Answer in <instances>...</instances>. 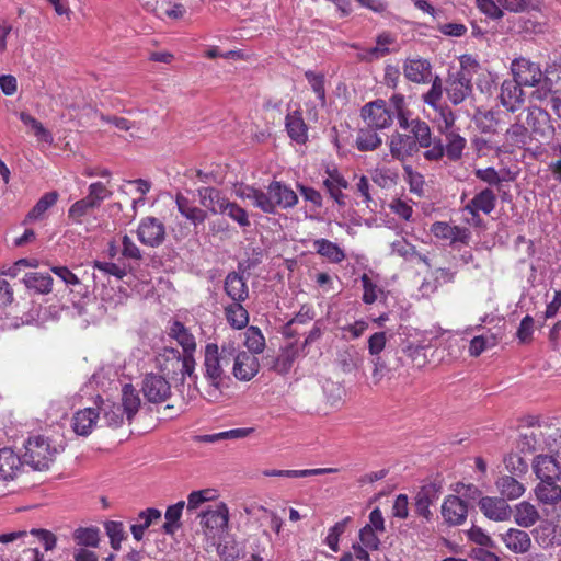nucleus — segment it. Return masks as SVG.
Segmentation results:
<instances>
[{"label": "nucleus", "instance_id": "obj_1", "mask_svg": "<svg viewBox=\"0 0 561 561\" xmlns=\"http://www.w3.org/2000/svg\"><path fill=\"white\" fill-rule=\"evenodd\" d=\"M233 360V345H222L219 350L215 343H208L204 351L205 377L209 381V387L205 391V398L210 402H216L221 398L220 387L226 377V370Z\"/></svg>", "mask_w": 561, "mask_h": 561}, {"label": "nucleus", "instance_id": "obj_2", "mask_svg": "<svg viewBox=\"0 0 561 561\" xmlns=\"http://www.w3.org/2000/svg\"><path fill=\"white\" fill-rule=\"evenodd\" d=\"M239 196L252 201V204L267 214H274L276 207H294L298 202L297 194L287 185L273 181L263 192L253 186H245L239 192Z\"/></svg>", "mask_w": 561, "mask_h": 561}, {"label": "nucleus", "instance_id": "obj_3", "mask_svg": "<svg viewBox=\"0 0 561 561\" xmlns=\"http://www.w3.org/2000/svg\"><path fill=\"white\" fill-rule=\"evenodd\" d=\"M24 447L23 463L38 471L49 469L59 454V448L48 437L42 435L30 437Z\"/></svg>", "mask_w": 561, "mask_h": 561}, {"label": "nucleus", "instance_id": "obj_4", "mask_svg": "<svg viewBox=\"0 0 561 561\" xmlns=\"http://www.w3.org/2000/svg\"><path fill=\"white\" fill-rule=\"evenodd\" d=\"M557 436L561 438L557 428L548 426L545 428L541 426L529 427L520 435L518 447L522 451L528 453L543 450L546 448L552 451L559 446Z\"/></svg>", "mask_w": 561, "mask_h": 561}, {"label": "nucleus", "instance_id": "obj_5", "mask_svg": "<svg viewBox=\"0 0 561 561\" xmlns=\"http://www.w3.org/2000/svg\"><path fill=\"white\" fill-rule=\"evenodd\" d=\"M511 71L513 79L522 87H536L540 84L543 79V72L540 66L523 57L512 61Z\"/></svg>", "mask_w": 561, "mask_h": 561}, {"label": "nucleus", "instance_id": "obj_6", "mask_svg": "<svg viewBox=\"0 0 561 561\" xmlns=\"http://www.w3.org/2000/svg\"><path fill=\"white\" fill-rule=\"evenodd\" d=\"M525 121L530 136L536 139H548L554 133L550 114L541 107L528 106Z\"/></svg>", "mask_w": 561, "mask_h": 561}, {"label": "nucleus", "instance_id": "obj_7", "mask_svg": "<svg viewBox=\"0 0 561 561\" xmlns=\"http://www.w3.org/2000/svg\"><path fill=\"white\" fill-rule=\"evenodd\" d=\"M360 115L367 127L373 129H383L392 123V113L387 108L383 100H376L364 105Z\"/></svg>", "mask_w": 561, "mask_h": 561}, {"label": "nucleus", "instance_id": "obj_8", "mask_svg": "<svg viewBox=\"0 0 561 561\" xmlns=\"http://www.w3.org/2000/svg\"><path fill=\"white\" fill-rule=\"evenodd\" d=\"M199 517L205 535L215 537L227 528L229 512L226 504L219 503L215 505V508L202 512Z\"/></svg>", "mask_w": 561, "mask_h": 561}, {"label": "nucleus", "instance_id": "obj_9", "mask_svg": "<svg viewBox=\"0 0 561 561\" xmlns=\"http://www.w3.org/2000/svg\"><path fill=\"white\" fill-rule=\"evenodd\" d=\"M141 391L149 402L161 403L170 398L171 386L165 377L148 374L142 380Z\"/></svg>", "mask_w": 561, "mask_h": 561}, {"label": "nucleus", "instance_id": "obj_10", "mask_svg": "<svg viewBox=\"0 0 561 561\" xmlns=\"http://www.w3.org/2000/svg\"><path fill=\"white\" fill-rule=\"evenodd\" d=\"M137 234L142 244L156 248L165 239V227L159 219L146 217L140 221Z\"/></svg>", "mask_w": 561, "mask_h": 561}, {"label": "nucleus", "instance_id": "obj_11", "mask_svg": "<svg viewBox=\"0 0 561 561\" xmlns=\"http://www.w3.org/2000/svg\"><path fill=\"white\" fill-rule=\"evenodd\" d=\"M260 364L257 358L247 352H237L233 347L232 373L239 380H250L259 371Z\"/></svg>", "mask_w": 561, "mask_h": 561}, {"label": "nucleus", "instance_id": "obj_12", "mask_svg": "<svg viewBox=\"0 0 561 561\" xmlns=\"http://www.w3.org/2000/svg\"><path fill=\"white\" fill-rule=\"evenodd\" d=\"M181 353L173 347H164L156 356V366L162 377L176 380L180 375Z\"/></svg>", "mask_w": 561, "mask_h": 561}, {"label": "nucleus", "instance_id": "obj_13", "mask_svg": "<svg viewBox=\"0 0 561 561\" xmlns=\"http://www.w3.org/2000/svg\"><path fill=\"white\" fill-rule=\"evenodd\" d=\"M468 515L467 503L456 495H448L442 505V516L449 526L463 524Z\"/></svg>", "mask_w": 561, "mask_h": 561}, {"label": "nucleus", "instance_id": "obj_14", "mask_svg": "<svg viewBox=\"0 0 561 561\" xmlns=\"http://www.w3.org/2000/svg\"><path fill=\"white\" fill-rule=\"evenodd\" d=\"M471 76L465 72H456L447 82V95L454 105H458L472 92Z\"/></svg>", "mask_w": 561, "mask_h": 561}, {"label": "nucleus", "instance_id": "obj_15", "mask_svg": "<svg viewBox=\"0 0 561 561\" xmlns=\"http://www.w3.org/2000/svg\"><path fill=\"white\" fill-rule=\"evenodd\" d=\"M533 536L543 549L561 546V526L550 520L541 522L533 530Z\"/></svg>", "mask_w": 561, "mask_h": 561}, {"label": "nucleus", "instance_id": "obj_16", "mask_svg": "<svg viewBox=\"0 0 561 561\" xmlns=\"http://www.w3.org/2000/svg\"><path fill=\"white\" fill-rule=\"evenodd\" d=\"M431 231L436 238L449 240L451 244L460 242L468 244L471 232L468 228L451 226L447 222L436 221L432 225Z\"/></svg>", "mask_w": 561, "mask_h": 561}, {"label": "nucleus", "instance_id": "obj_17", "mask_svg": "<svg viewBox=\"0 0 561 561\" xmlns=\"http://www.w3.org/2000/svg\"><path fill=\"white\" fill-rule=\"evenodd\" d=\"M533 470L540 481L561 479V466L553 456L538 455L534 459Z\"/></svg>", "mask_w": 561, "mask_h": 561}, {"label": "nucleus", "instance_id": "obj_18", "mask_svg": "<svg viewBox=\"0 0 561 561\" xmlns=\"http://www.w3.org/2000/svg\"><path fill=\"white\" fill-rule=\"evenodd\" d=\"M501 104L510 112H516L524 103L522 85L513 80H504L500 93Z\"/></svg>", "mask_w": 561, "mask_h": 561}, {"label": "nucleus", "instance_id": "obj_19", "mask_svg": "<svg viewBox=\"0 0 561 561\" xmlns=\"http://www.w3.org/2000/svg\"><path fill=\"white\" fill-rule=\"evenodd\" d=\"M440 494V486L435 483H428L423 485L415 496V512L420 516L430 520L432 517V512L430 511V505L436 502Z\"/></svg>", "mask_w": 561, "mask_h": 561}, {"label": "nucleus", "instance_id": "obj_20", "mask_svg": "<svg viewBox=\"0 0 561 561\" xmlns=\"http://www.w3.org/2000/svg\"><path fill=\"white\" fill-rule=\"evenodd\" d=\"M95 404L99 419L104 421L106 426L118 427L123 424V415L125 412L123 411L121 404L110 400H104L100 396H98Z\"/></svg>", "mask_w": 561, "mask_h": 561}, {"label": "nucleus", "instance_id": "obj_21", "mask_svg": "<svg viewBox=\"0 0 561 561\" xmlns=\"http://www.w3.org/2000/svg\"><path fill=\"white\" fill-rule=\"evenodd\" d=\"M325 173L328 176L323 180V186L339 206H345L346 195L343 194L342 190L347 188L348 182L336 168H328Z\"/></svg>", "mask_w": 561, "mask_h": 561}, {"label": "nucleus", "instance_id": "obj_22", "mask_svg": "<svg viewBox=\"0 0 561 561\" xmlns=\"http://www.w3.org/2000/svg\"><path fill=\"white\" fill-rule=\"evenodd\" d=\"M389 150L392 158L399 161H405L420 151V148L407 134L394 133L389 142Z\"/></svg>", "mask_w": 561, "mask_h": 561}, {"label": "nucleus", "instance_id": "obj_23", "mask_svg": "<svg viewBox=\"0 0 561 561\" xmlns=\"http://www.w3.org/2000/svg\"><path fill=\"white\" fill-rule=\"evenodd\" d=\"M404 77L414 83H427L431 81L432 66L428 60L407 59L403 65Z\"/></svg>", "mask_w": 561, "mask_h": 561}, {"label": "nucleus", "instance_id": "obj_24", "mask_svg": "<svg viewBox=\"0 0 561 561\" xmlns=\"http://www.w3.org/2000/svg\"><path fill=\"white\" fill-rule=\"evenodd\" d=\"M481 512L493 520H506L511 516V508L504 499L484 496L479 501Z\"/></svg>", "mask_w": 561, "mask_h": 561}, {"label": "nucleus", "instance_id": "obj_25", "mask_svg": "<svg viewBox=\"0 0 561 561\" xmlns=\"http://www.w3.org/2000/svg\"><path fill=\"white\" fill-rule=\"evenodd\" d=\"M224 290L233 302H243L249 297L245 279L238 272H229L224 282Z\"/></svg>", "mask_w": 561, "mask_h": 561}, {"label": "nucleus", "instance_id": "obj_26", "mask_svg": "<svg viewBox=\"0 0 561 561\" xmlns=\"http://www.w3.org/2000/svg\"><path fill=\"white\" fill-rule=\"evenodd\" d=\"M506 548L514 553L523 554L530 550L531 539L527 531L516 528H510L502 535Z\"/></svg>", "mask_w": 561, "mask_h": 561}, {"label": "nucleus", "instance_id": "obj_27", "mask_svg": "<svg viewBox=\"0 0 561 561\" xmlns=\"http://www.w3.org/2000/svg\"><path fill=\"white\" fill-rule=\"evenodd\" d=\"M199 203L213 214L225 213V203L228 202L221 192L215 187H201L197 190Z\"/></svg>", "mask_w": 561, "mask_h": 561}, {"label": "nucleus", "instance_id": "obj_28", "mask_svg": "<svg viewBox=\"0 0 561 561\" xmlns=\"http://www.w3.org/2000/svg\"><path fill=\"white\" fill-rule=\"evenodd\" d=\"M98 420L99 413L95 408L79 410L72 417V428L76 434L88 436L92 432Z\"/></svg>", "mask_w": 561, "mask_h": 561}, {"label": "nucleus", "instance_id": "obj_29", "mask_svg": "<svg viewBox=\"0 0 561 561\" xmlns=\"http://www.w3.org/2000/svg\"><path fill=\"white\" fill-rule=\"evenodd\" d=\"M23 463V459L16 456L11 449H0V481L14 479Z\"/></svg>", "mask_w": 561, "mask_h": 561}, {"label": "nucleus", "instance_id": "obj_30", "mask_svg": "<svg viewBox=\"0 0 561 561\" xmlns=\"http://www.w3.org/2000/svg\"><path fill=\"white\" fill-rule=\"evenodd\" d=\"M285 125L288 136L294 141L305 144L308 140V127L299 111L288 113L285 118Z\"/></svg>", "mask_w": 561, "mask_h": 561}, {"label": "nucleus", "instance_id": "obj_31", "mask_svg": "<svg viewBox=\"0 0 561 561\" xmlns=\"http://www.w3.org/2000/svg\"><path fill=\"white\" fill-rule=\"evenodd\" d=\"M557 481L543 480L536 485L535 495L540 503L554 506L561 502V485Z\"/></svg>", "mask_w": 561, "mask_h": 561}, {"label": "nucleus", "instance_id": "obj_32", "mask_svg": "<svg viewBox=\"0 0 561 561\" xmlns=\"http://www.w3.org/2000/svg\"><path fill=\"white\" fill-rule=\"evenodd\" d=\"M175 203L179 213L187 220H190L194 226L201 225L206 220L207 213L202 208L193 206L191 201L181 193L176 194Z\"/></svg>", "mask_w": 561, "mask_h": 561}, {"label": "nucleus", "instance_id": "obj_33", "mask_svg": "<svg viewBox=\"0 0 561 561\" xmlns=\"http://www.w3.org/2000/svg\"><path fill=\"white\" fill-rule=\"evenodd\" d=\"M519 114L516 118V122L512 124L505 131V140L513 147L523 148L529 144L533 139L530 136L529 129L520 122Z\"/></svg>", "mask_w": 561, "mask_h": 561}, {"label": "nucleus", "instance_id": "obj_34", "mask_svg": "<svg viewBox=\"0 0 561 561\" xmlns=\"http://www.w3.org/2000/svg\"><path fill=\"white\" fill-rule=\"evenodd\" d=\"M496 205V195L491 188H484L463 207V210L476 209L484 213L485 215L491 214Z\"/></svg>", "mask_w": 561, "mask_h": 561}, {"label": "nucleus", "instance_id": "obj_35", "mask_svg": "<svg viewBox=\"0 0 561 561\" xmlns=\"http://www.w3.org/2000/svg\"><path fill=\"white\" fill-rule=\"evenodd\" d=\"M169 336L176 340L182 346L183 353H194L196 342L194 335L180 321H174L169 330Z\"/></svg>", "mask_w": 561, "mask_h": 561}, {"label": "nucleus", "instance_id": "obj_36", "mask_svg": "<svg viewBox=\"0 0 561 561\" xmlns=\"http://www.w3.org/2000/svg\"><path fill=\"white\" fill-rule=\"evenodd\" d=\"M540 518L539 512L529 502L523 501L515 506V523L524 528L534 526Z\"/></svg>", "mask_w": 561, "mask_h": 561}, {"label": "nucleus", "instance_id": "obj_37", "mask_svg": "<svg viewBox=\"0 0 561 561\" xmlns=\"http://www.w3.org/2000/svg\"><path fill=\"white\" fill-rule=\"evenodd\" d=\"M336 362L343 373L350 374L362 366L363 356L354 346H348L337 353Z\"/></svg>", "mask_w": 561, "mask_h": 561}, {"label": "nucleus", "instance_id": "obj_38", "mask_svg": "<svg viewBox=\"0 0 561 561\" xmlns=\"http://www.w3.org/2000/svg\"><path fill=\"white\" fill-rule=\"evenodd\" d=\"M241 304L237 301L225 307L226 320L236 330L244 329L249 323V313Z\"/></svg>", "mask_w": 561, "mask_h": 561}, {"label": "nucleus", "instance_id": "obj_39", "mask_svg": "<svg viewBox=\"0 0 561 561\" xmlns=\"http://www.w3.org/2000/svg\"><path fill=\"white\" fill-rule=\"evenodd\" d=\"M313 247L318 254L332 263H341L346 257L344 251L336 243L328 239H317L313 242Z\"/></svg>", "mask_w": 561, "mask_h": 561}, {"label": "nucleus", "instance_id": "obj_40", "mask_svg": "<svg viewBox=\"0 0 561 561\" xmlns=\"http://www.w3.org/2000/svg\"><path fill=\"white\" fill-rule=\"evenodd\" d=\"M408 135L420 149L428 148L432 145L431 128L426 122L420 118H414V124Z\"/></svg>", "mask_w": 561, "mask_h": 561}, {"label": "nucleus", "instance_id": "obj_41", "mask_svg": "<svg viewBox=\"0 0 561 561\" xmlns=\"http://www.w3.org/2000/svg\"><path fill=\"white\" fill-rule=\"evenodd\" d=\"M495 484L501 495L507 500L518 499L525 492L524 484L511 476L499 478Z\"/></svg>", "mask_w": 561, "mask_h": 561}, {"label": "nucleus", "instance_id": "obj_42", "mask_svg": "<svg viewBox=\"0 0 561 561\" xmlns=\"http://www.w3.org/2000/svg\"><path fill=\"white\" fill-rule=\"evenodd\" d=\"M123 411L127 420L130 422L139 410L140 399L135 388L126 383L122 389V404Z\"/></svg>", "mask_w": 561, "mask_h": 561}, {"label": "nucleus", "instance_id": "obj_43", "mask_svg": "<svg viewBox=\"0 0 561 561\" xmlns=\"http://www.w3.org/2000/svg\"><path fill=\"white\" fill-rule=\"evenodd\" d=\"M23 282L27 288L34 289L38 294L51 291L53 278L48 274L31 272L24 276Z\"/></svg>", "mask_w": 561, "mask_h": 561}, {"label": "nucleus", "instance_id": "obj_44", "mask_svg": "<svg viewBox=\"0 0 561 561\" xmlns=\"http://www.w3.org/2000/svg\"><path fill=\"white\" fill-rule=\"evenodd\" d=\"M371 364L374 366L371 370V380L374 385H378L388 373L396 370L401 366L399 358L394 364H391L382 356L373 357Z\"/></svg>", "mask_w": 561, "mask_h": 561}, {"label": "nucleus", "instance_id": "obj_45", "mask_svg": "<svg viewBox=\"0 0 561 561\" xmlns=\"http://www.w3.org/2000/svg\"><path fill=\"white\" fill-rule=\"evenodd\" d=\"M381 138L373 128H360L356 137V148L359 151H373L381 145Z\"/></svg>", "mask_w": 561, "mask_h": 561}, {"label": "nucleus", "instance_id": "obj_46", "mask_svg": "<svg viewBox=\"0 0 561 561\" xmlns=\"http://www.w3.org/2000/svg\"><path fill=\"white\" fill-rule=\"evenodd\" d=\"M19 117L25 126H28L33 130L37 139L45 141L47 144L53 142L51 133L48 129H46L43 126V124L39 121H37L34 116H32L27 112H20Z\"/></svg>", "mask_w": 561, "mask_h": 561}, {"label": "nucleus", "instance_id": "obj_47", "mask_svg": "<svg viewBox=\"0 0 561 561\" xmlns=\"http://www.w3.org/2000/svg\"><path fill=\"white\" fill-rule=\"evenodd\" d=\"M184 507V502L180 501L174 505H171L165 511V523L162 526V529L168 535H173L176 529L180 528V518L182 516V511Z\"/></svg>", "mask_w": 561, "mask_h": 561}, {"label": "nucleus", "instance_id": "obj_48", "mask_svg": "<svg viewBox=\"0 0 561 561\" xmlns=\"http://www.w3.org/2000/svg\"><path fill=\"white\" fill-rule=\"evenodd\" d=\"M392 253L402 256L405 260L417 259L421 262H424L426 265H430L426 256L416 252L415 247L408 243L404 239L396 240L391 243Z\"/></svg>", "mask_w": 561, "mask_h": 561}, {"label": "nucleus", "instance_id": "obj_49", "mask_svg": "<svg viewBox=\"0 0 561 561\" xmlns=\"http://www.w3.org/2000/svg\"><path fill=\"white\" fill-rule=\"evenodd\" d=\"M244 344L250 354H260L265 348V337L257 327H250L245 331Z\"/></svg>", "mask_w": 561, "mask_h": 561}, {"label": "nucleus", "instance_id": "obj_50", "mask_svg": "<svg viewBox=\"0 0 561 561\" xmlns=\"http://www.w3.org/2000/svg\"><path fill=\"white\" fill-rule=\"evenodd\" d=\"M466 146V139L459 134L449 133L447 135V145L445 146V152L449 160L457 161L461 158L462 151Z\"/></svg>", "mask_w": 561, "mask_h": 561}, {"label": "nucleus", "instance_id": "obj_51", "mask_svg": "<svg viewBox=\"0 0 561 561\" xmlns=\"http://www.w3.org/2000/svg\"><path fill=\"white\" fill-rule=\"evenodd\" d=\"M57 199V192L44 194L28 213L27 219H39L48 208L56 204Z\"/></svg>", "mask_w": 561, "mask_h": 561}, {"label": "nucleus", "instance_id": "obj_52", "mask_svg": "<svg viewBox=\"0 0 561 561\" xmlns=\"http://www.w3.org/2000/svg\"><path fill=\"white\" fill-rule=\"evenodd\" d=\"M393 37L388 33H382L377 36L376 38V46L367 49L366 54L367 56L365 58L373 59V58H379L383 57L389 54V48L387 45L393 43Z\"/></svg>", "mask_w": 561, "mask_h": 561}, {"label": "nucleus", "instance_id": "obj_53", "mask_svg": "<svg viewBox=\"0 0 561 561\" xmlns=\"http://www.w3.org/2000/svg\"><path fill=\"white\" fill-rule=\"evenodd\" d=\"M106 535L110 537L111 547L114 550L121 548V542L125 538L124 526L121 522L110 520L105 525Z\"/></svg>", "mask_w": 561, "mask_h": 561}, {"label": "nucleus", "instance_id": "obj_54", "mask_svg": "<svg viewBox=\"0 0 561 561\" xmlns=\"http://www.w3.org/2000/svg\"><path fill=\"white\" fill-rule=\"evenodd\" d=\"M224 214H227L233 221L238 222L240 227L244 228L250 226V220L247 210L234 202L228 201L227 203H225Z\"/></svg>", "mask_w": 561, "mask_h": 561}, {"label": "nucleus", "instance_id": "obj_55", "mask_svg": "<svg viewBox=\"0 0 561 561\" xmlns=\"http://www.w3.org/2000/svg\"><path fill=\"white\" fill-rule=\"evenodd\" d=\"M73 537L78 545L96 547L100 540L98 528H78Z\"/></svg>", "mask_w": 561, "mask_h": 561}, {"label": "nucleus", "instance_id": "obj_56", "mask_svg": "<svg viewBox=\"0 0 561 561\" xmlns=\"http://www.w3.org/2000/svg\"><path fill=\"white\" fill-rule=\"evenodd\" d=\"M351 522V517H346L341 522H337L333 527L330 528L329 534L325 538L327 545L331 550H339V538L344 533L346 525Z\"/></svg>", "mask_w": 561, "mask_h": 561}, {"label": "nucleus", "instance_id": "obj_57", "mask_svg": "<svg viewBox=\"0 0 561 561\" xmlns=\"http://www.w3.org/2000/svg\"><path fill=\"white\" fill-rule=\"evenodd\" d=\"M443 95V84L442 79L436 76L434 80L432 81V87L427 93L423 95V101L427 105L437 108L438 103Z\"/></svg>", "mask_w": 561, "mask_h": 561}, {"label": "nucleus", "instance_id": "obj_58", "mask_svg": "<svg viewBox=\"0 0 561 561\" xmlns=\"http://www.w3.org/2000/svg\"><path fill=\"white\" fill-rule=\"evenodd\" d=\"M112 195L111 191L102 182H95L90 184L89 194L87 197L90 202H93L95 207H99L101 203Z\"/></svg>", "mask_w": 561, "mask_h": 561}, {"label": "nucleus", "instance_id": "obj_59", "mask_svg": "<svg viewBox=\"0 0 561 561\" xmlns=\"http://www.w3.org/2000/svg\"><path fill=\"white\" fill-rule=\"evenodd\" d=\"M377 530L371 529V525H365L359 530V540L360 545H363L365 548H368L369 550H378L380 545V539L376 535Z\"/></svg>", "mask_w": 561, "mask_h": 561}, {"label": "nucleus", "instance_id": "obj_60", "mask_svg": "<svg viewBox=\"0 0 561 561\" xmlns=\"http://www.w3.org/2000/svg\"><path fill=\"white\" fill-rule=\"evenodd\" d=\"M309 84L311 85L313 92L317 94L318 99L322 104L325 103V89H324V76L321 73H314L312 71H306L305 73Z\"/></svg>", "mask_w": 561, "mask_h": 561}, {"label": "nucleus", "instance_id": "obj_61", "mask_svg": "<svg viewBox=\"0 0 561 561\" xmlns=\"http://www.w3.org/2000/svg\"><path fill=\"white\" fill-rule=\"evenodd\" d=\"M495 345V337L494 336H474L469 346V353L471 356H479L482 352H484L486 348L492 347Z\"/></svg>", "mask_w": 561, "mask_h": 561}, {"label": "nucleus", "instance_id": "obj_62", "mask_svg": "<svg viewBox=\"0 0 561 561\" xmlns=\"http://www.w3.org/2000/svg\"><path fill=\"white\" fill-rule=\"evenodd\" d=\"M505 467L506 469L513 473V474H523L527 471L528 465L524 460L523 457H520L517 454H511L505 459Z\"/></svg>", "mask_w": 561, "mask_h": 561}, {"label": "nucleus", "instance_id": "obj_63", "mask_svg": "<svg viewBox=\"0 0 561 561\" xmlns=\"http://www.w3.org/2000/svg\"><path fill=\"white\" fill-rule=\"evenodd\" d=\"M96 208L93 202L85 196L84 198L77 201L69 209V217L79 221L90 209Z\"/></svg>", "mask_w": 561, "mask_h": 561}, {"label": "nucleus", "instance_id": "obj_64", "mask_svg": "<svg viewBox=\"0 0 561 561\" xmlns=\"http://www.w3.org/2000/svg\"><path fill=\"white\" fill-rule=\"evenodd\" d=\"M386 333L385 332H376L368 339V351L373 357L380 356V353L386 347Z\"/></svg>", "mask_w": 561, "mask_h": 561}]
</instances>
